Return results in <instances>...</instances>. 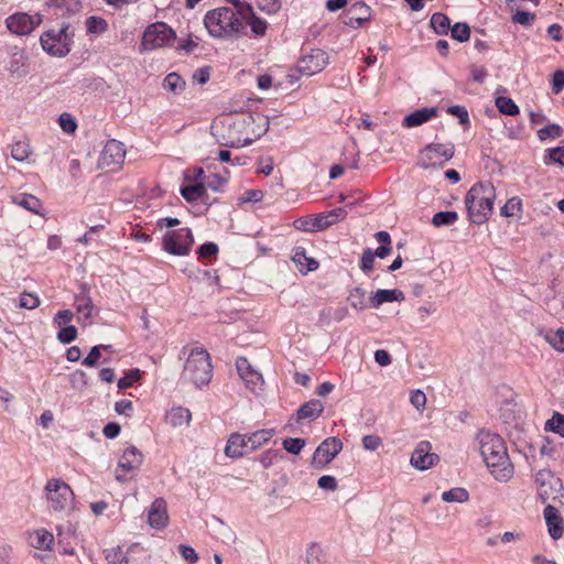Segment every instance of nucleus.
Returning a JSON list of instances; mask_svg holds the SVG:
<instances>
[{"instance_id":"nucleus-1","label":"nucleus","mask_w":564,"mask_h":564,"mask_svg":"<svg viewBox=\"0 0 564 564\" xmlns=\"http://www.w3.org/2000/svg\"><path fill=\"white\" fill-rule=\"evenodd\" d=\"M270 127L269 118L258 112L245 113L238 117H226L212 126L214 135L225 147L240 148L251 144L267 133Z\"/></svg>"},{"instance_id":"nucleus-2","label":"nucleus","mask_w":564,"mask_h":564,"mask_svg":"<svg viewBox=\"0 0 564 564\" xmlns=\"http://www.w3.org/2000/svg\"><path fill=\"white\" fill-rule=\"evenodd\" d=\"M477 442L480 455L495 479L500 482L509 481L513 476V465L503 440L498 434L480 431Z\"/></svg>"},{"instance_id":"nucleus-3","label":"nucleus","mask_w":564,"mask_h":564,"mask_svg":"<svg viewBox=\"0 0 564 564\" xmlns=\"http://www.w3.org/2000/svg\"><path fill=\"white\" fill-rule=\"evenodd\" d=\"M238 10L220 7L208 11L204 18V24L209 35L215 39L229 40L238 37L243 30V18L251 13L248 3H236Z\"/></svg>"},{"instance_id":"nucleus-4","label":"nucleus","mask_w":564,"mask_h":564,"mask_svg":"<svg viewBox=\"0 0 564 564\" xmlns=\"http://www.w3.org/2000/svg\"><path fill=\"white\" fill-rule=\"evenodd\" d=\"M495 198L496 188L491 183L475 184L465 197L470 220L475 224L485 223L491 215Z\"/></svg>"},{"instance_id":"nucleus-5","label":"nucleus","mask_w":564,"mask_h":564,"mask_svg":"<svg viewBox=\"0 0 564 564\" xmlns=\"http://www.w3.org/2000/svg\"><path fill=\"white\" fill-rule=\"evenodd\" d=\"M213 377V366L207 350L192 349L184 365L183 378L197 388L208 384Z\"/></svg>"},{"instance_id":"nucleus-6","label":"nucleus","mask_w":564,"mask_h":564,"mask_svg":"<svg viewBox=\"0 0 564 564\" xmlns=\"http://www.w3.org/2000/svg\"><path fill=\"white\" fill-rule=\"evenodd\" d=\"M43 498L50 512L62 514L72 509L75 495L62 478H51L43 488Z\"/></svg>"},{"instance_id":"nucleus-7","label":"nucleus","mask_w":564,"mask_h":564,"mask_svg":"<svg viewBox=\"0 0 564 564\" xmlns=\"http://www.w3.org/2000/svg\"><path fill=\"white\" fill-rule=\"evenodd\" d=\"M74 32L68 25L51 29L41 35L40 42L45 52L53 56H65L70 52Z\"/></svg>"},{"instance_id":"nucleus-8","label":"nucleus","mask_w":564,"mask_h":564,"mask_svg":"<svg viewBox=\"0 0 564 564\" xmlns=\"http://www.w3.org/2000/svg\"><path fill=\"white\" fill-rule=\"evenodd\" d=\"M175 39L174 31L164 22L149 25L142 36L141 50L153 51L170 45Z\"/></svg>"},{"instance_id":"nucleus-9","label":"nucleus","mask_w":564,"mask_h":564,"mask_svg":"<svg viewBox=\"0 0 564 564\" xmlns=\"http://www.w3.org/2000/svg\"><path fill=\"white\" fill-rule=\"evenodd\" d=\"M194 238L189 228L169 230L162 239V248L170 254L183 257L189 253Z\"/></svg>"},{"instance_id":"nucleus-10","label":"nucleus","mask_w":564,"mask_h":564,"mask_svg":"<svg viewBox=\"0 0 564 564\" xmlns=\"http://www.w3.org/2000/svg\"><path fill=\"white\" fill-rule=\"evenodd\" d=\"M143 462L142 453L134 446L128 447L121 455L116 471L115 478L120 482H127L134 476L135 471L140 468Z\"/></svg>"},{"instance_id":"nucleus-11","label":"nucleus","mask_w":564,"mask_h":564,"mask_svg":"<svg viewBox=\"0 0 564 564\" xmlns=\"http://www.w3.org/2000/svg\"><path fill=\"white\" fill-rule=\"evenodd\" d=\"M455 145L448 143L427 144L420 155L421 165L426 169L430 166L442 165L454 156Z\"/></svg>"},{"instance_id":"nucleus-12","label":"nucleus","mask_w":564,"mask_h":564,"mask_svg":"<svg viewBox=\"0 0 564 564\" xmlns=\"http://www.w3.org/2000/svg\"><path fill=\"white\" fill-rule=\"evenodd\" d=\"M343 446V442L338 437H327L315 449L311 466L315 469L325 468L341 452Z\"/></svg>"},{"instance_id":"nucleus-13","label":"nucleus","mask_w":564,"mask_h":564,"mask_svg":"<svg viewBox=\"0 0 564 564\" xmlns=\"http://www.w3.org/2000/svg\"><path fill=\"white\" fill-rule=\"evenodd\" d=\"M534 484L538 496L543 502L555 499L562 488L561 480L550 469L539 470L534 476Z\"/></svg>"},{"instance_id":"nucleus-14","label":"nucleus","mask_w":564,"mask_h":564,"mask_svg":"<svg viewBox=\"0 0 564 564\" xmlns=\"http://www.w3.org/2000/svg\"><path fill=\"white\" fill-rule=\"evenodd\" d=\"M126 158V148L122 142L115 139L108 140L101 151L98 166L100 169L115 170L120 166Z\"/></svg>"},{"instance_id":"nucleus-15","label":"nucleus","mask_w":564,"mask_h":564,"mask_svg":"<svg viewBox=\"0 0 564 564\" xmlns=\"http://www.w3.org/2000/svg\"><path fill=\"white\" fill-rule=\"evenodd\" d=\"M41 15L17 12L6 19L7 29L17 35L30 34L41 23Z\"/></svg>"},{"instance_id":"nucleus-16","label":"nucleus","mask_w":564,"mask_h":564,"mask_svg":"<svg viewBox=\"0 0 564 564\" xmlns=\"http://www.w3.org/2000/svg\"><path fill=\"white\" fill-rule=\"evenodd\" d=\"M328 64V55L325 51L315 48L304 55L297 63L299 72L304 76H313L322 72Z\"/></svg>"},{"instance_id":"nucleus-17","label":"nucleus","mask_w":564,"mask_h":564,"mask_svg":"<svg viewBox=\"0 0 564 564\" xmlns=\"http://www.w3.org/2000/svg\"><path fill=\"white\" fill-rule=\"evenodd\" d=\"M238 373L246 387L252 391H261L264 384L262 373L256 370L245 357H239L236 361Z\"/></svg>"},{"instance_id":"nucleus-18","label":"nucleus","mask_w":564,"mask_h":564,"mask_svg":"<svg viewBox=\"0 0 564 564\" xmlns=\"http://www.w3.org/2000/svg\"><path fill=\"white\" fill-rule=\"evenodd\" d=\"M437 462L438 456L432 453V446L429 442H420L410 458V464L419 470H426Z\"/></svg>"},{"instance_id":"nucleus-19","label":"nucleus","mask_w":564,"mask_h":564,"mask_svg":"<svg viewBox=\"0 0 564 564\" xmlns=\"http://www.w3.org/2000/svg\"><path fill=\"white\" fill-rule=\"evenodd\" d=\"M148 523L155 530L164 529L169 523L166 501L162 498L155 499L148 513Z\"/></svg>"},{"instance_id":"nucleus-20","label":"nucleus","mask_w":564,"mask_h":564,"mask_svg":"<svg viewBox=\"0 0 564 564\" xmlns=\"http://www.w3.org/2000/svg\"><path fill=\"white\" fill-rule=\"evenodd\" d=\"M323 412L324 403L318 399H312L299 408L294 417L296 423H301L304 420H316Z\"/></svg>"},{"instance_id":"nucleus-21","label":"nucleus","mask_w":564,"mask_h":564,"mask_svg":"<svg viewBox=\"0 0 564 564\" xmlns=\"http://www.w3.org/2000/svg\"><path fill=\"white\" fill-rule=\"evenodd\" d=\"M543 514L550 535L555 540L560 539L563 535L564 528L558 510L555 507L547 505Z\"/></svg>"},{"instance_id":"nucleus-22","label":"nucleus","mask_w":564,"mask_h":564,"mask_svg":"<svg viewBox=\"0 0 564 564\" xmlns=\"http://www.w3.org/2000/svg\"><path fill=\"white\" fill-rule=\"evenodd\" d=\"M292 261L301 273H308L317 270L318 261L306 254L304 247L296 246L293 249Z\"/></svg>"},{"instance_id":"nucleus-23","label":"nucleus","mask_w":564,"mask_h":564,"mask_svg":"<svg viewBox=\"0 0 564 564\" xmlns=\"http://www.w3.org/2000/svg\"><path fill=\"white\" fill-rule=\"evenodd\" d=\"M437 112L438 110L436 107H425L417 109L404 117L402 126L405 128H414L422 126L432 118L436 117Z\"/></svg>"},{"instance_id":"nucleus-24","label":"nucleus","mask_w":564,"mask_h":564,"mask_svg":"<svg viewBox=\"0 0 564 564\" xmlns=\"http://www.w3.org/2000/svg\"><path fill=\"white\" fill-rule=\"evenodd\" d=\"M404 299V293L399 289H379L370 296L369 302L372 307L378 308L384 303L402 302Z\"/></svg>"},{"instance_id":"nucleus-25","label":"nucleus","mask_w":564,"mask_h":564,"mask_svg":"<svg viewBox=\"0 0 564 564\" xmlns=\"http://www.w3.org/2000/svg\"><path fill=\"white\" fill-rule=\"evenodd\" d=\"M245 449H250L246 434H231L225 447L226 456L230 458H239L243 456Z\"/></svg>"},{"instance_id":"nucleus-26","label":"nucleus","mask_w":564,"mask_h":564,"mask_svg":"<svg viewBox=\"0 0 564 564\" xmlns=\"http://www.w3.org/2000/svg\"><path fill=\"white\" fill-rule=\"evenodd\" d=\"M370 19V8L364 2L354 3L349 11L345 23L351 28L360 26Z\"/></svg>"},{"instance_id":"nucleus-27","label":"nucleus","mask_w":564,"mask_h":564,"mask_svg":"<svg viewBox=\"0 0 564 564\" xmlns=\"http://www.w3.org/2000/svg\"><path fill=\"white\" fill-rule=\"evenodd\" d=\"M192 421V413L183 406H175L166 414V422L173 427L188 426Z\"/></svg>"},{"instance_id":"nucleus-28","label":"nucleus","mask_w":564,"mask_h":564,"mask_svg":"<svg viewBox=\"0 0 564 564\" xmlns=\"http://www.w3.org/2000/svg\"><path fill=\"white\" fill-rule=\"evenodd\" d=\"M11 202L31 212L32 214L42 215V203L37 197H35L32 194L22 193L13 195L11 196Z\"/></svg>"},{"instance_id":"nucleus-29","label":"nucleus","mask_w":564,"mask_h":564,"mask_svg":"<svg viewBox=\"0 0 564 564\" xmlns=\"http://www.w3.org/2000/svg\"><path fill=\"white\" fill-rule=\"evenodd\" d=\"M275 434L273 429L259 430L253 433L246 434L247 442H249L250 451H257L267 444Z\"/></svg>"},{"instance_id":"nucleus-30","label":"nucleus","mask_w":564,"mask_h":564,"mask_svg":"<svg viewBox=\"0 0 564 564\" xmlns=\"http://www.w3.org/2000/svg\"><path fill=\"white\" fill-rule=\"evenodd\" d=\"M33 150L26 140L15 141L11 147V158L17 162H29Z\"/></svg>"},{"instance_id":"nucleus-31","label":"nucleus","mask_w":564,"mask_h":564,"mask_svg":"<svg viewBox=\"0 0 564 564\" xmlns=\"http://www.w3.org/2000/svg\"><path fill=\"white\" fill-rule=\"evenodd\" d=\"M206 187L205 183H189L181 188V195L187 202H195L205 195Z\"/></svg>"},{"instance_id":"nucleus-32","label":"nucleus","mask_w":564,"mask_h":564,"mask_svg":"<svg viewBox=\"0 0 564 564\" xmlns=\"http://www.w3.org/2000/svg\"><path fill=\"white\" fill-rule=\"evenodd\" d=\"M163 88L174 95L181 94L185 89V80L176 73H170L163 80Z\"/></svg>"},{"instance_id":"nucleus-33","label":"nucleus","mask_w":564,"mask_h":564,"mask_svg":"<svg viewBox=\"0 0 564 564\" xmlns=\"http://www.w3.org/2000/svg\"><path fill=\"white\" fill-rule=\"evenodd\" d=\"M54 536L45 529L36 530L33 534L32 545L39 550H51Z\"/></svg>"},{"instance_id":"nucleus-34","label":"nucleus","mask_w":564,"mask_h":564,"mask_svg":"<svg viewBox=\"0 0 564 564\" xmlns=\"http://www.w3.org/2000/svg\"><path fill=\"white\" fill-rule=\"evenodd\" d=\"M442 500L445 502L464 503L469 500V494L465 488L456 487L442 494Z\"/></svg>"},{"instance_id":"nucleus-35","label":"nucleus","mask_w":564,"mask_h":564,"mask_svg":"<svg viewBox=\"0 0 564 564\" xmlns=\"http://www.w3.org/2000/svg\"><path fill=\"white\" fill-rule=\"evenodd\" d=\"M245 21L250 25L251 31L254 35H257V36L264 35L268 24L261 18L254 15L252 9H251V13H247V17L243 18V22Z\"/></svg>"},{"instance_id":"nucleus-36","label":"nucleus","mask_w":564,"mask_h":564,"mask_svg":"<svg viewBox=\"0 0 564 564\" xmlns=\"http://www.w3.org/2000/svg\"><path fill=\"white\" fill-rule=\"evenodd\" d=\"M544 339L552 346V348L560 352H564V328H558L555 332H546L544 334Z\"/></svg>"},{"instance_id":"nucleus-37","label":"nucleus","mask_w":564,"mask_h":564,"mask_svg":"<svg viewBox=\"0 0 564 564\" xmlns=\"http://www.w3.org/2000/svg\"><path fill=\"white\" fill-rule=\"evenodd\" d=\"M350 306L357 311H364L366 308V291L361 288H355L350 291L348 296Z\"/></svg>"},{"instance_id":"nucleus-38","label":"nucleus","mask_w":564,"mask_h":564,"mask_svg":"<svg viewBox=\"0 0 564 564\" xmlns=\"http://www.w3.org/2000/svg\"><path fill=\"white\" fill-rule=\"evenodd\" d=\"M325 553L321 545L312 543L306 550V562L307 564H324Z\"/></svg>"},{"instance_id":"nucleus-39","label":"nucleus","mask_w":564,"mask_h":564,"mask_svg":"<svg viewBox=\"0 0 564 564\" xmlns=\"http://www.w3.org/2000/svg\"><path fill=\"white\" fill-rule=\"evenodd\" d=\"M86 29L90 34H102L108 29V23L100 17H90L86 20Z\"/></svg>"},{"instance_id":"nucleus-40","label":"nucleus","mask_w":564,"mask_h":564,"mask_svg":"<svg viewBox=\"0 0 564 564\" xmlns=\"http://www.w3.org/2000/svg\"><path fill=\"white\" fill-rule=\"evenodd\" d=\"M458 219L456 212H438L432 218V224L435 227L453 225Z\"/></svg>"},{"instance_id":"nucleus-41","label":"nucleus","mask_w":564,"mask_h":564,"mask_svg":"<svg viewBox=\"0 0 564 564\" xmlns=\"http://www.w3.org/2000/svg\"><path fill=\"white\" fill-rule=\"evenodd\" d=\"M496 106L499 109L500 112L508 115V116H516L519 113L518 106L513 102L512 99L508 97H497L496 98Z\"/></svg>"},{"instance_id":"nucleus-42","label":"nucleus","mask_w":564,"mask_h":564,"mask_svg":"<svg viewBox=\"0 0 564 564\" xmlns=\"http://www.w3.org/2000/svg\"><path fill=\"white\" fill-rule=\"evenodd\" d=\"M431 25L438 34H446L449 28V19L443 13H434L431 18Z\"/></svg>"},{"instance_id":"nucleus-43","label":"nucleus","mask_w":564,"mask_h":564,"mask_svg":"<svg viewBox=\"0 0 564 564\" xmlns=\"http://www.w3.org/2000/svg\"><path fill=\"white\" fill-rule=\"evenodd\" d=\"M545 430L558 434L564 437V415L555 412L545 423Z\"/></svg>"},{"instance_id":"nucleus-44","label":"nucleus","mask_w":564,"mask_h":564,"mask_svg":"<svg viewBox=\"0 0 564 564\" xmlns=\"http://www.w3.org/2000/svg\"><path fill=\"white\" fill-rule=\"evenodd\" d=\"M522 210V200L518 197H512L507 200V203L501 208V216L503 217H513L521 213Z\"/></svg>"},{"instance_id":"nucleus-45","label":"nucleus","mask_w":564,"mask_h":564,"mask_svg":"<svg viewBox=\"0 0 564 564\" xmlns=\"http://www.w3.org/2000/svg\"><path fill=\"white\" fill-rule=\"evenodd\" d=\"M93 308L94 305L89 296H76V311L78 314H82L84 318H89L91 316Z\"/></svg>"},{"instance_id":"nucleus-46","label":"nucleus","mask_w":564,"mask_h":564,"mask_svg":"<svg viewBox=\"0 0 564 564\" xmlns=\"http://www.w3.org/2000/svg\"><path fill=\"white\" fill-rule=\"evenodd\" d=\"M69 382L73 389L82 391L88 386V377L85 371L76 370L69 375Z\"/></svg>"},{"instance_id":"nucleus-47","label":"nucleus","mask_w":564,"mask_h":564,"mask_svg":"<svg viewBox=\"0 0 564 564\" xmlns=\"http://www.w3.org/2000/svg\"><path fill=\"white\" fill-rule=\"evenodd\" d=\"M562 132H563V130H562L561 126H558L556 123H552L544 128H541L538 131V137L540 140L544 141L546 139H556V138L561 137Z\"/></svg>"},{"instance_id":"nucleus-48","label":"nucleus","mask_w":564,"mask_h":564,"mask_svg":"<svg viewBox=\"0 0 564 564\" xmlns=\"http://www.w3.org/2000/svg\"><path fill=\"white\" fill-rule=\"evenodd\" d=\"M294 227L297 230L315 232L318 231V225H316L315 217H301L294 221Z\"/></svg>"},{"instance_id":"nucleus-49","label":"nucleus","mask_w":564,"mask_h":564,"mask_svg":"<svg viewBox=\"0 0 564 564\" xmlns=\"http://www.w3.org/2000/svg\"><path fill=\"white\" fill-rule=\"evenodd\" d=\"M451 33L455 40L466 42L469 40L470 29L466 23H456L451 28Z\"/></svg>"},{"instance_id":"nucleus-50","label":"nucleus","mask_w":564,"mask_h":564,"mask_svg":"<svg viewBox=\"0 0 564 564\" xmlns=\"http://www.w3.org/2000/svg\"><path fill=\"white\" fill-rule=\"evenodd\" d=\"M141 378V371L139 369H131L124 377L118 381V388L120 390L130 388L134 382Z\"/></svg>"},{"instance_id":"nucleus-51","label":"nucleus","mask_w":564,"mask_h":564,"mask_svg":"<svg viewBox=\"0 0 564 564\" xmlns=\"http://www.w3.org/2000/svg\"><path fill=\"white\" fill-rule=\"evenodd\" d=\"M77 337V329L75 326H62L57 333V339L63 344H69Z\"/></svg>"},{"instance_id":"nucleus-52","label":"nucleus","mask_w":564,"mask_h":564,"mask_svg":"<svg viewBox=\"0 0 564 564\" xmlns=\"http://www.w3.org/2000/svg\"><path fill=\"white\" fill-rule=\"evenodd\" d=\"M18 305L21 308L34 310L40 305V299L31 293H22L19 296Z\"/></svg>"},{"instance_id":"nucleus-53","label":"nucleus","mask_w":564,"mask_h":564,"mask_svg":"<svg viewBox=\"0 0 564 564\" xmlns=\"http://www.w3.org/2000/svg\"><path fill=\"white\" fill-rule=\"evenodd\" d=\"M283 448L291 454L297 455L305 446L303 438H286L283 441Z\"/></svg>"},{"instance_id":"nucleus-54","label":"nucleus","mask_w":564,"mask_h":564,"mask_svg":"<svg viewBox=\"0 0 564 564\" xmlns=\"http://www.w3.org/2000/svg\"><path fill=\"white\" fill-rule=\"evenodd\" d=\"M61 129L66 133L75 132L77 123L72 115L64 112L58 118Z\"/></svg>"},{"instance_id":"nucleus-55","label":"nucleus","mask_w":564,"mask_h":564,"mask_svg":"<svg viewBox=\"0 0 564 564\" xmlns=\"http://www.w3.org/2000/svg\"><path fill=\"white\" fill-rule=\"evenodd\" d=\"M101 347H107V345L94 346L89 354L83 359V365L86 367H95L101 357Z\"/></svg>"},{"instance_id":"nucleus-56","label":"nucleus","mask_w":564,"mask_h":564,"mask_svg":"<svg viewBox=\"0 0 564 564\" xmlns=\"http://www.w3.org/2000/svg\"><path fill=\"white\" fill-rule=\"evenodd\" d=\"M318 488L327 491H335L338 488L337 479L330 475H324L317 480Z\"/></svg>"},{"instance_id":"nucleus-57","label":"nucleus","mask_w":564,"mask_h":564,"mask_svg":"<svg viewBox=\"0 0 564 564\" xmlns=\"http://www.w3.org/2000/svg\"><path fill=\"white\" fill-rule=\"evenodd\" d=\"M280 456V452L275 449H268L259 456V462L263 468H269L274 464L276 458Z\"/></svg>"},{"instance_id":"nucleus-58","label":"nucleus","mask_w":564,"mask_h":564,"mask_svg":"<svg viewBox=\"0 0 564 564\" xmlns=\"http://www.w3.org/2000/svg\"><path fill=\"white\" fill-rule=\"evenodd\" d=\"M382 445V440L373 434L365 435L362 437V446L367 451H377Z\"/></svg>"},{"instance_id":"nucleus-59","label":"nucleus","mask_w":564,"mask_h":564,"mask_svg":"<svg viewBox=\"0 0 564 564\" xmlns=\"http://www.w3.org/2000/svg\"><path fill=\"white\" fill-rule=\"evenodd\" d=\"M205 172L203 167H194L193 170H188L185 172V181L197 184L204 183Z\"/></svg>"},{"instance_id":"nucleus-60","label":"nucleus","mask_w":564,"mask_h":564,"mask_svg":"<svg viewBox=\"0 0 564 564\" xmlns=\"http://www.w3.org/2000/svg\"><path fill=\"white\" fill-rule=\"evenodd\" d=\"M375 254L371 249H366L362 252L360 268L365 272H370L373 269Z\"/></svg>"},{"instance_id":"nucleus-61","label":"nucleus","mask_w":564,"mask_h":564,"mask_svg":"<svg viewBox=\"0 0 564 564\" xmlns=\"http://www.w3.org/2000/svg\"><path fill=\"white\" fill-rule=\"evenodd\" d=\"M411 404L419 411H422L426 404V395L421 390H415L410 397Z\"/></svg>"},{"instance_id":"nucleus-62","label":"nucleus","mask_w":564,"mask_h":564,"mask_svg":"<svg viewBox=\"0 0 564 564\" xmlns=\"http://www.w3.org/2000/svg\"><path fill=\"white\" fill-rule=\"evenodd\" d=\"M74 318V313L70 310L58 311L54 316V323L58 326H66Z\"/></svg>"},{"instance_id":"nucleus-63","label":"nucleus","mask_w":564,"mask_h":564,"mask_svg":"<svg viewBox=\"0 0 564 564\" xmlns=\"http://www.w3.org/2000/svg\"><path fill=\"white\" fill-rule=\"evenodd\" d=\"M218 246L214 242L203 243L198 249L199 258H209L218 253Z\"/></svg>"},{"instance_id":"nucleus-64","label":"nucleus","mask_w":564,"mask_h":564,"mask_svg":"<svg viewBox=\"0 0 564 564\" xmlns=\"http://www.w3.org/2000/svg\"><path fill=\"white\" fill-rule=\"evenodd\" d=\"M564 89V70H556L552 78V91L557 95Z\"/></svg>"}]
</instances>
